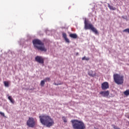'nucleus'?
I'll return each mask as SVG.
<instances>
[{
    "instance_id": "4",
    "label": "nucleus",
    "mask_w": 129,
    "mask_h": 129,
    "mask_svg": "<svg viewBox=\"0 0 129 129\" xmlns=\"http://www.w3.org/2000/svg\"><path fill=\"white\" fill-rule=\"evenodd\" d=\"M113 77L114 81L116 84H117L118 85H121V84H123V76L118 74H114Z\"/></svg>"
},
{
    "instance_id": "19",
    "label": "nucleus",
    "mask_w": 129,
    "mask_h": 129,
    "mask_svg": "<svg viewBox=\"0 0 129 129\" xmlns=\"http://www.w3.org/2000/svg\"><path fill=\"white\" fill-rule=\"evenodd\" d=\"M82 60H86L87 61H89V60H90L89 57H86L85 56L82 57Z\"/></svg>"
},
{
    "instance_id": "16",
    "label": "nucleus",
    "mask_w": 129,
    "mask_h": 129,
    "mask_svg": "<svg viewBox=\"0 0 129 129\" xmlns=\"http://www.w3.org/2000/svg\"><path fill=\"white\" fill-rule=\"evenodd\" d=\"M123 93H124V95H125L126 96H128V95H129V89L126 90V91H125Z\"/></svg>"
},
{
    "instance_id": "11",
    "label": "nucleus",
    "mask_w": 129,
    "mask_h": 129,
    "mask_svg": "<svg viewBox=\"0 0 129 129\" xmlns=\"http://www.w3.org/2000/svg\"><path fill=\"white\" fill-rule=\"evenodd\" d=\"M69 36L70 38H72L73 39H77L78 38V36L76 33H71Z\"/></svg>"
},
{
    "instance_id": "17",
    "label": "nucleus",
    "mask_w": 129,
    "mask_h": 129,
    "mask_svg": "<svg viewBox=\"0 0 129 129\" xmlns=\"http://www.w3.org/2000/svg\"><path fill=\"white\" fill-rule=\"evenodd\" d=\"M43 80L45 82H50V81H51V79H50V78H46Z\"/></svg>"
},
{
    "instance_id": "14",
    "label": "nucleus",
    "mask_w": 129,
    "mask_h": 129,
    "mask_svg": "<svg viewBox=\"0 0 129 129\" xmlns=\"http://www.w3.org/2000/svg\"><path fill=\"white\" fill-rule=\"evenodd\" d=\"M109 9H110V10H112V11H115V10H116V8H115V7H113V6H110L109 5H108V6Z\"/></svg>"
},
{
    "instance_id": "22",
    "label": "nucleus",
    "mask_w": 129,
    "mask_h": 129,
    "mask_svg": "<svg viewBox=\"0 0 129 129\" xmlns=\"http://www.w3.org/2000/svg\"><path fill=\"white\" fill-rule=\"evenodd\" d=\"M112 126H113V128H114V129H116L117 127V126H116L115 125H112Z\"/></svg>"
},
{
    "instance_id": "10",
    "label": "nucleus",
    "mask_w": 129,
    "mask_h": 129,
    "mask_svg": "<svg viewBox=\"0 0 129 129\" xmlns=\"http://www.w3.org/2000/svg\"><path fill=\"white\" fill-rule=\"evenodd\" d=\"M62 37L67 43H70V40L67 38V34L66 33H62Z\"/></svg>"
},
{
    "instance_id": "5",
    "label": "nucleus",
    "mask_w": 129,
    "mask_h": 129,
    "mask_svg": "<svg viewBox=\"0 0 129 129\" xmlns=\"http://www.w3.org/2000/svg\"><path fill=\"white\" fill-rule=\"evenodd\" d=\"M84 24L85 30H91V31L95 33V34H98V31L95 28H94L93 25L91 24V23H88V21H87L86 19L85 20Z\"/></svg>"
},
{
    "instance_id": "21",
    "label": "nucleus",
    "mask_w": 129,
    "mask_h": 129,
    "mask_svg": "<svg viewBox=\"0 0 129 129\" xmlns=\"http://www.w3.org/2000/svg\"><path fill=\"white\" fill-rule=\"evenodd\" d=\"M0 114L2 116H4V117H5V113H3V112H0Z\"/></svg>"
},
{
    "instance_id": "7",
    "label": "nucleus",
    "mask_w": 129,
    "mask_h": 129,
    "mask_svg": "<svg viewBox=\"0 0 129 129\" xmlns=\"http://www.w3.org/2000/svg\"><path fill=\"white\" fill-rule=\"evenodd\" d=\"M101 88L102 90H106V89H108V88H109V84H108V82H105L102 83Z\"/></svg>"
},
{
    "instance_id": "13",
    "label": "nucleus",
    "mask_w": 129,
    "mask_h": 129,
    "mask_svg": "<svg viewBox=\"0 0 129 129\" xmlns=\"http://www.w3.org/2000/svg\"><path fill=\"white\" fill-rule=\"evenodd\" d=\"M88 74L91 77H94V76H95V74H93V71H90Z\"/></svg>"
},
{
    "instance_id": "3",
    "label": "nucleus",
    "mask_w": 129,
    "mask_h": 129,
    "mask_svg": "<svg viewBox=\"0 0 129 129\" xmlns=\"http://www.w3.org/2000/svg\"><path fill=\"white\" fill-rule=\"evenodd\" d=\"M74 129H86V125L84 122L78 119H73L71 121Z\"/></svg>"
},
{
    "instance_id": "9",
    "label": "nucleus",
    "mask_w": 129,
    "mask_h": 129,
    "mask_svg": "<svg viewBox=\"0 0 129 129\" xmlns=\"http://www.w3.org/2000/svg\"><path fill=\"white\" fill-rule=\"evenodd\" d=\"M100 94L103 96V97L108 96V95H109V91H101Z\"/></svg>"
},
{
    "instance_id": "1",
    "label": "nucleus",
    "mask_w": 129,
    "mask_h": 129,
    "mask_svg": "<svg viewBox=\"0 0 129 129\" xmlns=\"http://www.w3.org/2000/svg\"><path fill=\"white\" fill-rule=\"evenodd\" d=\"M40 121L43 125H46L47 127H51L54 125L55 122L54 119L48 115H41L39 116Z\"/></svg>"
},
{
    "instance_id": "6",
    "label": "nucleus",
    "mask_w": 129,
    "mask_h": 129,
    "mask_svg": "<svg viewBox=\"0 0 129 129\" xmlns=\"http://www.w3.org/2000/svg\"><path fill=\"white\" fill-rule=\"evenodd\" d=\"M26 124L29 127H35L37 124V120H35L33 117H29L26 122Z\"/></svg>"
},
{
    "instance_id": "12",
    "label": "nucleus",
    "mask_w": 129,
    "mask_h": 129,
    "mask_svg": "<svg viewBox=\"0 0 129 129\" xmlns=\"http://www.w3.org/2000/svg\"><path fill=\"white\" fill-rule=\"evenodd\" d=\"M8 99L10 100V102H11V103H13V104H14V103H15V100H14V99H13L12 96H9Z\"/></svg>"
},
{
    "instance_id": "24",
    "label": "nucleus",
    "mask_w": 129,
    "mask_h": 129,
    "mask_svg": "<svg viewBox=\"0 0 129 129\" xmlns=\"http://www.w3.org/2000/svg\"><path fill=\"white\" fill-rule=\"evenodd\" d=\"M60 84H56V83H55L54 84V85H59Z\"/></svg>"
},
{
    "instance_id": "25",
    "label": "nucleus",
    "mask_w": 129,
    "mask_h": 129,
    "mask_svg": "<svg viewBox=\"0 0 129 129\" xmlns=\"http://www.w3.org/2000/svg\"><path fill=\"white\" fill-rule=\"evenodd\" d=\"M116 129H120V128L117 127Z\"/></svg>"
},
{
    "instance_id": "8",
    "label": "nucleus",
    "mask_w": 129,
    "mask_h": 129,
    "mask_svg": "<svg viewBox=\"0 0 129 129\" xmlns=\"http://www.w3.org/2000/svg\"><path fill=\"white\" fill-rule=\"evenodd\" d=\"M35 61L40 64H44V58L42 56H36L35 57Z\"/></svg>"
},
{
    "instance_id": "15",
    "label": "nucleus",
    "mask_w": 129,
    "mask_h": 129,
    "mask_svg": "<svg viewBox=\"0 0 129 129\" xmlns=\"http://www.w3.org/2000/svg\"><path fill=\"white\" fill-rule=\"evenodd\" d=\"M4 84L5 85V87H9L10 86L8 81H4Z\"/></svg>"
},
{
    "instance_id": "23",
    "label": "nucleus",
    "mask_w": 129,
    "mask_h": 129,
    "mask_svg": "<svg viewBox=\"0 0 129 129\" xmlns=\"http://www.w3.org/2000/svg\"><path fill=\"white\" fill-rule=\"evenodd\" d=\"M76 56H78L79 55V53L78 52H77L76 54Z\"/></svg>"
},
{
    "instance_id": "18",
    "label": "nucleus",
    "mask_w": 129,
    "mask_h": 129,
    "mask_svg": "<svg viewBox=\"0 0 129 129\" xmlns=\"http://www.w3.org/2000/svg\"><path fill=\"white\" fill-rule=\"evenodd\" d=\"M45 82L44 80H42L40 82V85L41 86L43 87L45 85Z\"/></svg>"
},
{
    "instance_id": "2",
    "label": "nucleus",
    "mask_w": 129,
    "mask_h": 129,
    "mask_svg": "<svg viewBox=\"0 0 129 129\" xmlns=\"http://www.w3.org/2000/svg\"><path fill=\"white\" fill-rule=\"evenodd\" d=\"M34 48L39 50L41 52H47V49L44 46V42H41L40 39H34L32 41Z\"/></svg>"
},
{
    "instance_id": "20",
    "label": "nucleus",
    "mask_w": 129,
    "mask_h": 129,
    "mask_svg": "<svg viewBox=\"0 0 129 129\" xmlns=\"http://www.w3.org/2000/svg\"><path fill=\"white\" fill-rule=\"evenodd\" d=\"M62 119L63 120V122H67V119L66 118V117L63 116L62 117Z\"/></svg>"
}]
</instances>
